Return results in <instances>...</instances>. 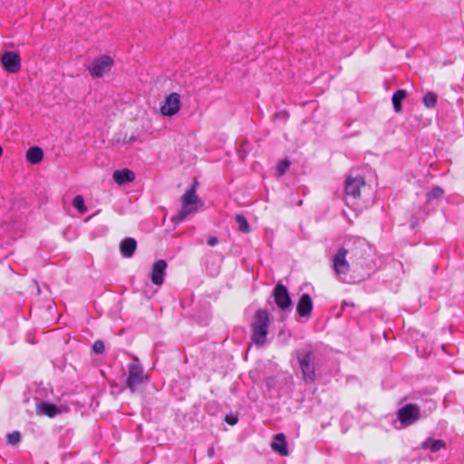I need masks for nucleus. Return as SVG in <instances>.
Listing matches in <instances>:
<instances>
[{
	"label": "nucleus",
	"mask_w": 464,
	"mask_h": 464,
	"mask_svg": "<svg viewBox=\"0 0 464 464\" xmlns=\"http://www.w3.org/2000/svg\"><path fill=\"white\" fill-rule=\"evenodd\" d=\"M213 454H214V450H213V449H209V450H208V455H209L210 457H212V456H213Z\"/></svg>",
	"instance_id": "7c9ffc66"
},
{
	"label": "nucleus",
	"mask_w": 464,
	"mask_h": 464,
	"mask_svg": "<svg viewBox=\"0 0 464 464\" xmlns=\"http://www.w3.org/2000/svg\"><path fill=\"white\" fill-rule=\"evenodd\" d=\"M313 309V302L308 294H303L297 303L296 311L301 317L309 316Z\"/></svg>",
	"instance_id": "ddd939ff"
},
{
	"label": "nucleus",
	"mask_w": 464,
	"mask_h": 464,
	"mask_svg": "<svg viewBox=\"0 0 464 464\" xmlns=\"http://www.w3.org/2000/svg\"><path fill=\"white\" fill-rule=\"evenodd\" d=\"M355 243H356V244H358V245H360V246H364V244H365V240H364V239L358 238V239H356Z\"/></svg>",
	"instance_id": "c756f323"
},
{
	"label": "nucleus",
	"mask_w": 464,
	"mask_h": 464,
	"mask_svg": "<svg viewBox=\"0 0 464 464\" xmlns=\"http://www.w3.org/2000/svg\"><path fill=\"white\" fill-rule=\"evenodd\" d=\"M38 411L39 413L46 415L50 418H53L55 415L61 413V410L56 405L45 402L41 403L38 406Z\"/></svg>",
	"instance_id": "a211bd4d"
},
{
	"label": "nucleus",
	"mask_w": 464,
	"mask_h": 464,
	"mask_svg": "<svg viewBox=\"0 0 464 464\" xmlns=\"http://www.w3.org/2000/svg\"><path fill=\"white\" fill-rule=\"evenodd\" d=\"M290 166V162L287 160H281L276 166V171L279 176H282L285 173Z\"/></svg>",
	"instance_id": "393cba45"
},
{
	"label": "nucleus",
	"mask_w": 464,
	"mask_h": 464,
	"mask_svg": "<svg viewBox=\"0 0 464 464\" xmlns=\"http://www.w3.org/2000/svg\"><path fill=\"white\" fill-rule=\"evenodd\" d=\"M167 266V262L163 259H160L153 264L150 276L155 285L160 286L163 285Z\"/></svg>",
	"instance_id": "9d476101"
},
{
	"label": "nucleus",
	"mask_w": 464,
	"mask_h": 464,
	"mask_svg": "<svg viewBox=\"0 0 464 464\" xmlns=\"http://www.w3.org/2000/svg\"><path fill=\"white\" fill-rule=\"evenodd\" d=\"M3 155V148L0 146V158L2 157Z\"/></svg>",
	"instance_id": "2f4dec72"
},
{
	"label": "nucleus",
	"mask_w": 464,
	"mask_h": 464,
	"mask_svg": "<svg viewBox=\"0 0 464 464\" xmlns=\"http://www.w3.org/2000/svg\"><path fill=\"white\" fill-rule=\"evenodd\" d=\"M236 221H237V223L238 225V228L241 232L246 234L250 231L248 222L243 215H240V214L237 215Z\"/></svg>",
	"instance_id": "4be33fe9"
},
{
	"label": "nucleus",
	"mask_w": 464,
	"mask_h": 464,
	"mask_svg": "<svg viewBox=\"0 0 464 464\" xmlns=\"http://www.w3.org/2000/svg\"><path fill=\"white\" fill-rule=\"evenodd\" d=\"M407 92L405 90H398L392 95V105L396 112L401 111V102L406 98Z\"/></svg>",
	"instance_id": "aec40b11"
},
{
	"label": "nucleus",
	"mask_w": 464,
	"mask_h": 464,
	"mask_svg": "<svg viewBox=\"0 0 464 464\" xmlns=\"http://www.w3.org/2000/svg\"><path fill=\"white\" fill-rule=\"evenodd\" d=\"M226 421L230 425H234L237 422V417L235 415H227Z\"/></svg>",
	"instance_id": "cd10ccee"
},
{
	"label": "nucleus",
	"mask_w": 464,
	"mask_h": 464,
	"mask_svg": "<svg viewBox=\"0 0 464 464\" xmlns=\"http://www.w3.org/2000/svg\"><path fill=\"white\" fill-rule=\"evenodd\" d=\"M299 365L305 382H313L315 380V369L313 363V353L308 352L299 357Z\"/></svg>",
	"instance_id": "1a4fd4ad"
},
{
	"label": "nucleus",
	"mask_w": 464,
	"mask_h": 464,
	"mask_svg": "<svg viewBox=\"0 0 464 464\" xmlns=\"http://www.w3.org/2000/svg\"><path fill=\"white\" fill-rule=\"evenodd\" d=\"M422 449H429L432 452H437L446 448V443L441 440L428 439L421 444Z\"/></svg>",
	"instance_id": "6ab92c4d"
},
{
	"label": "nucleus",
	"mask_w": 464,
	"mask_h": 464,
	"mask_svg": "<svg viewBox=\"0 0 464 464\" xmlns=\"http://www.w3.org/2000/svg\"><path fill=\"white\" fill-rule=\"evenodd\" d=\"M26 160L32 164H38L44 159V151L39 147H31L25 154Z\"/></svg>",
	"instance_id": "f3484780"
},
{
	"label": "nucleus",
	"mask_w": 464,
	"mask_h": 464,
	"mask_svg": "<svg viewBox=\"0 0 464 464\" xmlns=\"http://www.w3.org/2000/svg\"><path fill=\"white\" fill-rule=\"evenodd\" d=\"M218 243V239L215 237H211L208 239V244L211 246H216Z\"/></svg>",
	"instance_id": "c85d7f7f"
},
{
	"label": "nucleus",
	"mask_w": 464,
	"mask_h": 464,
	"mask_svg": "<svg viewBox=\"0 0 464 464\" xmlns=\"http://www.w3.org/2000/svg\"><path fill=\"white\" fill-rule=\"evenodd\" d=\"M113 65V59L107 54H102L93 58L86 70L92 78H102L111 72Z\"/></svg>",
	"instance_id": "7ed1b4c3"
},
{
	"label": "nucleus",
	"mask_w": 464,
	"mask_h": 464,
	"mask_svg": "<svg viewBox=\"0 0 464 464\" xmlns=\"http://www.w3.org/2000/svg\"><path fill=\"white\" fill-rule=\"evenodd\" d=\"M72 205L82 214H83L87 211V208L85 207V204H84V199H83L82 196H81V195H78L74 198Z\"/></svg>",
	"instance_id": "5701e85b"
},
{
	"label": "nucleus",
	"mask_w": 464,
	"mask_h": 464,
	"mask_svg": "<svg viewBox=\"0 0 464 464\" xmlns=\"http://www.w3.org/2000/svg\"><path fill=\"white\" fill-rule=\"evenodd\" d=\"M270 325L269 313L265 309H258L250 324L251 340L256 346H263L266 343L268 328Z\"/></svg>",
	"instance_id": "f257e3e1"
},
{
	"label": "nucleus",
	"mask_w": 464,
	"mask_h": 464,
	"mask_svg": "<svg viewBox=\"0 0 464 464\" xmlns=\"http://www.w3.org/2000/svg\"><path fill=\"white\" fill-rule=\"evenodd\" d=\"M444 191L440 187H434L428 194V200H431L432 198H439L443 195Z\"/></svg>",
	"instance_id": "b1692460"
},
{
	"label": "nucleus",
	"mask_w": 464,
	"mask_h": 464,
	"mask_svg": "<svg viewBox=\"0 0 464 464\" xmlns=\"http://www.w3.org/2000/svg\"><path fill=\"white\" fill-rule=\"evenodd\" d=\"M181 108V97L178 92L167 95L160 108V114L164 117H172L179 113Z\"/></svg>",
	"instance_id": "39448f33"
},
{
	"label": "nucleus",
	"mask_w": 464,
	"mask_h": 464,
	"mask_svg": "<svg viewBox=\"0 0 464 464\" xmlns=\"http://www.w3.org/2000/svg\"><path fill=\"white\" fill-rule=\"evenodd\" d=\"M197 185L198 183L195 181L192 187L181 197L182 207L179 212L172 218L173 222H182L188 215L197 212L198 208L204 205L203 201L196 193Z\"/></svg>",
	"instance_id": "f03ea898"
},
{
	"label": "nucleus",
	"mask_w": 464,
	"mask_h": 464,
	"mask_svg": "<svg viewBox=\"0 0 464 464\" xmlns=\"http://www.w3.org/2000/svg\"><path fill=\"white\" fill-rule=\"evenodd\" d=\"M92 349L95 353L101 354L104 352V343L98 340L93 343Z\"/></svg>",
	"instance_id": "bb28decb"
},
{
	"label": "nucleus",
	"mask_w": 464,
	"mask_h": 464,
	"mask_svg": "<svg viewBox=\"0 0 464 464\" xmlns=\"http://www.w3.org/2000/svg\"><path fill=\"white\" fill-rule=\"evenodd\" d=\"M422 102L427 108H433L437 104V95L432 92H428L423 96Z\"/></svg>",
	"instance_id": "412c9836"
},
{
	"label": "nucleus",
	"mask_w": 464,
	"mask_h": 464,
	"mask_svg": "<svg viewBox=\"0 0 464 464\" xmlns=\"http://www.w3.org/2000/svg\"><path fill=\"white\" fill-rule=\"evenodd\" d=\"M137 248V242L132 237L124 238L120 244V251L122 256L130 258L131 257Z\"/></svg>",
	"instance_id": "dca6fc26"
},
{
	"label": "nucleus",
	"mask_w": 464,
	"mask_h": 464,
	"mask_svg": "<svg viewBox=\"0 0 464 464\" xmlns=\"http://www.w3.org/2000/svg\"><path fill=\"white\" fill-rule=\"evenodd\" d=\"M274 299L277 306L285 310L291 306L292 302L288 291L282 284H277L274 289Z\"/></svg>",
	"instance_id": "9b49d317"
},
{
	"label": "nucleus",
	"mask_w": 464,
	"mask_h": 464,
	"mask_svg": "<svg viewBox=\"0 0 464 464\" xmlns=\"http://www.w3.org/2000/svg\"><path fill=\"white\" fill-rule=\"evenodd\" d=\"M271 448L274 451L279 453L281 456L288 455L287 443L285 436L283 433H278L274 437V441L271 443Z\"/></svg>",
	"instance_id": "2eb2a0df"
},
{
	"label": "nucleus",
	"mask_w": 464,
	"mask_h": 464,
	"mask_svg": "<svg viewBox=\"0 0 464 464\" xmlns=\"http://www.w3.org/2000/svg\"><path fill=\"white\" fill-rule=\"evenodd\" d=\"M148 376L144 373L143 367L135 358L128 366L127 387L134 392L138 386L147 382Z\"/></svg>",
	"instance_id": "20e7f679"
},
{
	"label": "nucleus",
	"mask_w": 464,
	"mask_h": 464,
	"mask_svg": "<svg viewBox=\"0 0 464 464\" xmlns=\"http://www.w3.org/2000/svg\"><path fill=\"white\" fill-rule=\"evenodd\" d=\"M21 440V435L18 431H14L7 436V440L11 445L17 444Z\"/></svg>",
	"instance_id": "a878e982"
},
{
	"label": "nucleus",
	"mask_w": 464,
	"mask_h": 464,
	"mask_svg": "<svg viewBox=\"0 0 464 464\" xmlns=\"http://www.w3.org/2000/svg\"><path fill=\"white\" fill-rule=\"evenodd\" d=\"M365 186L364 179L361 176L355 178L348 177L345 182L346 195L353 198L360 197L361 188Z\"/></svg>",
	"instance_id": "f8f14e48"
},
{
	"label": "nucleus",
	"mask_w": 464,
	"mask_h": 464,
	"mask_svg": "<svg viewBox=\"0 0 464 464\" xmlns=\"http://www.w3.org/2000/svg\"><path fill=\"white\" fill-rule=\"evenodd\" d=\"M112 178L115 183L121 186L128 182H132L135 179V174L129 169H122L115 170L112 174Z\"/></svg>",
	"instance_id": "4468645a"
},
{
	"label": "nucleus",
	"mask_w": 464,
	"mask_h": 464,
	"mask_svg": "<svg viewBox=\"0 0 464 464\" xmlns=\"http://www.w3.org/2000/svg\"><path fill=\"white\" fill-rule=\"evenodd\" d=\"M0 63L9 73H17L21 70V57L15 52L4 53L0 57Z\"/></svg>",
	"instance_id": "6e6552de"
},
{
	"label": "nucleus",
	"mask_w": 464,
	"mask_h": 464,
	"mask_svg": "<svg viewBox=\"0 0 464 464\" xmlns=\"http://www.w3.org/2000/svg\"><path fill=\"white\" fill-rule=\"evenodd\" d=\"M347 253L346 248L341 247L333 257V269L339 278L342 276H346L350 271V265L346 260Z\"/></svg>",
	"instance_id": "0eeeda50"
},
{
	"label": "nucleus",
	"mask_w": 464,
	"mask_h": 464,
	"mask_svg": "<svg viewBox=\"0 0 464 464\" xmlns=\"http://www.w3.org/2000/svg\"><path fill=\"white\" fill-rule=\"evenodd\" d=\"M397 417L403 426H410L420 419V409L417 405L407 404L398 411Z\"/></svg>",
	"instance_id": "423d86ee"
}]
</instances>
